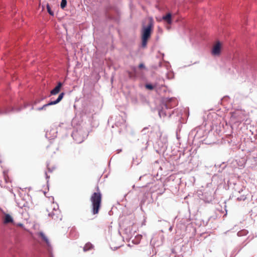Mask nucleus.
Returning <instances> with one entry per match:
<instances>
[{
	"label": "nucleus",
	"instance_id": "f8f14e48",
	"mask_svg": "<svg viewBox=\"0 0 257 257\" xmlns=\"http://www.w3.org/2000/svg\"><path fill=\"white\" fill-rule=\"evenodd\" d=\"M47 9L48 12L49 13V14L50 15H51V16H53L54 15V13L51 11L50 7L49 5V4L47 5Z\"/></svg>",
	"mask_w": 257,
	"mask_h": 257
},
{
	"label": "nucleus",
	"instance_id": "9d476101",
	"mask_svg": "<svg viewBox=\"0 0 257 257\" xmlns=\"http://www.w3.org/2000/svg\"><path fill=\"white\" fill-rule=\"evenodd\" d=\"M92 248H93L92 244L90 242H88V243H86L85 245H84V246L83 247V250L84 251H88V250L92 249Z\"/></svg>",
	"mask_w": 257,
	"mask_h": 257
},
{
	"label": "nucleus",
	"instance_id": "1a4fd4ad",
	"mask_svg": "<svg viewBox=\"0 0 257 257\" xmlns=\"http://www.w3.org/2000/svg\"><path fill=\"white\" fill-rule=\"evenodd\" d=\"M40 236L41 237L42 239L47 243V245H50V242L49 241V239H48L47 237L45 235L44 233L43 232L40 233Z\"/></svg>",
	"mask_w": 257,
	"mask_h": 257
},
{
	"label": "nucleus",
	"instance_id": "f3484780",
	"mask_svg": "<svg viewBox=\"0 0 257 257\" xmlns=\"http://www.w3.org/2000/svg\"><path fill=\"white\" fill-rule=\"evenodd\" d=\"M45 174L46 175V179H49V176H48L47 173L46 172L45 173Z\"/></svg>",
	"mask_w": 257,
	"mask_h": 257
},
{
	"label": "nucleus",
	"instance_id": "39448f33",
	"mask_svg": "<svg viewBox=\"0 0 257 257\" xmlns=\"http://www.w3.org/2000/svg\"><path fill=\"white\" fill-rule=\"evenodd\" d=\"M64 94H65V93L64 92L61 93L56 100L51 101V102H49L48 103L44 105L42 107L39 108L38 109V110H42L43 109H44L45 107H46L47 106L57 104L62 99V98H63V97L64 96Z\"/></svg>",
	"mask_w": 257,
	"mask_h": 257
},
{
	"label": "nucleus",
	"instance_id": "aec40b11",
	"mask_svg": "<svg viewBox=\"0 0 257 257\" xmlns=\"http://www.w3.org/2000/svg\"><path fill=\"white\" fill-rule=\"evenodd\" d=\"M87 112H86V110H85V114H86Z\"/></svg>",
	"mask_w": 257,
	"mask_h": 257
},
{
	"label": "nucleus",
	"instance_id": "f03ea898",
	"mask_svg": "<svg viewBox=\"0 0 257 257\" xmlns=\"http://www.w3.org/2000/svg\"><path fill=\"white\" fill-rule=\"evenodd\" d=\"M154 28L153 20L152 18L149 19V22L147 26H144L142 30V45L143 48L147 46L148 40L150 39Z\"/></svg>",
	"mask_w": 257,
	"mask_h": 257
},
{
	"label": "nucleus",
	"instance_id": "6e6552de",
	"mask_svg": "<svg viewBox=\"0 0 257 257\" xmlns=\"http://www.w3.org/2000/svg\"><path fill=\"white\" fill-rule=\"evenodd\" d=\"M13 222V219L12 217V216L8 214H6L4 218V223L5 224H8L9 223H12Z\"/></svg>",
	"mask_w": 257,
	"mask_h": 257
},
{
	"label": "nucleus",
	"instance_id": "0eeeda50",
	"mask_svg": "<svg viewBox=\"0 0 257 257\" xmlns=\"http://www.w3.org/2000/svg\"><path fill=\"white\" fill-rule=\"evenodd\" d=\"M162 19L168 24L172 23V15L170 13H168L166 16H163Z\"/></svg>",
	"mask_w": 257,
	"mask_h": 257
},
{
	"label": "nucleus",
	"instance_id": "20e7f679",
	"mask_svg": "<svg viewBox=\"0 0 257 257\" xmlns=\"http://www.w3.org/2000/svg\"><path fill=\"white\" fill-rule=\"evenodd\" d=\"M221 44L219 42H217L213 47L211 54L215 56H218L221 53Z\"/></svg>",
	"mask_w": 257,
	"mask_h": 257
},
{
	"label": "nucleus",
	"instance_id": "2eb2a0df",
	"mask_svg": "<svg viewBox=\"0 0 257 257\" xmlns=\"http://www.w3.org/2000/svg\"><path fill=\"white\" fill-rule=\"evenodd\" d=\"M128 76L130 78H132L134 77H135V75H134L132 72H128Z\"/></svg>",
	"mask_w": 257,
	"mask_h": 257
},
{
	"label": "nucleus",
	"instance_id": "7ed1b4c3",
	"mask_svg": "<svg viewBox=\"0 0 257 257\" xmlns=\"http://www.w3.org/2000/svg\"><path fill=\"white\" fill-rule=\"evenodd\" d=\"M245 116L244 111L241 110H237L232 112L231 117L238 121H240Z\"/></svg>",
	"mask_w": 257,
	"mask_h": 257
},
{
	"label": "nucleus",
	"instance_id": "dca6fc26",
	"mask_svg": "<svg viewBox=\"0 0 257 257\" xmlns=\"http://www.w3.org/2000/svg\"><path fill=\"white\" fill-rule=\"evenodd\" d=\"M246 232V231H242L238 232L237 234H238V235L240 236L242 234V232Z\"/></svg>",
	"mask_w": 257,
	"mask_h": 257
},
{
	"label": "nucleus",
	"instance_id": "4468645a",
	"mask_svg": "<svg viewBox=\"0 0 257 257\" xmlns=\"http://www.w3.org/2000/svg\"><path fill=\"white\" fill-rule=\"evenodd\" d=\"M139 68L140 69L145 68V65L143 63H141L139 65Z\"/></svg>",
	"mask_w": 257,
	"mask_h": 257
},
{
	"label": "nucleus",
	"instance_id": "423d86ee",
	"mask_svg": "<svg viewBox=\"0 0 257 257\" xmlns=\"http://www.w3.org/2000/svg\"><path fill=\"white\" fill-rule=\"evenodd\" d=\"M62 86V83L60 82H58L57 85L50 91L51 95H56L58 94Z\"/></svg>",
	"mask_w": 257,
	"mask_h": 257
},
{
	"label": "nucleus",
	"instance_id": "a211bd4d",
	"mask_svg": "<svg viewBox=\"0 0 257 257\" xmlns=\"http://www.w3.org/2000/svg\"><path fill=\"white\" fill-rule=\"evenodd\" d=\"M133 70L135 72H136V68L134 67L133 68Z\"/></svg>",
	"mask_w": 257,
	"mask_h": 257
},
{
	"label": "nucleus",
	"instance_id": "ddd939ff",
	"mask_svg": "<svg viewBox=\"0 0 257 257\" xmlns=\"http://www.w3.org/2000/svg\"><path fill=\"white\" fill-rule=\"evenodd\" d=\"M146 87L150 90H152L154 88V87L152 85L148 84L146 85Z\"/></svg>",
	"mask_w": 257,
	"mask_h": 257
},
{
	"label": "nucleus",
	"instance_id": "f257e3e1",
	"mask_svg": "<svg viewBox=\"0 0 257 257\" xmlns=\"http://www.w3.org/2000/svg\"><path fill=\"white\" fill-rule=\"evenodd\" d=\"M90 200L91 202L92 214L94 215L98 214L101 208L102 202V194L98 186L96 192L92 194Z\"/></svg>",
	"mask_w": 257,
	"mask_h": 257
},
{
	"label": "nucleus",
	"instance_id": "6ab92c4d",
	"mask_svg": "<svg viewBox=\"0 0 257 257\" xmlns=\"http://www.w3.org/2000/svg\"><path fill=\"white\" fill-rule=\"evenodd\" d=\"M48 170L50 172H52V170H50L49 168H48Z\"/></svg>",
	"mask_w": 257,
	"mask_h": 257
},
{
	"label": "nucleus",
	"instance_id": "9b49d317",
	"mask_svg": "<svg viewBox=\"0 0 257 257\" xmlns=\"http://www.w3.org/2000/svg\"><path fill=\"white\" fill-rule=\"evenodd\" d=\"M66 5H67V1L66 0H62L61 5H60L61 8L63 9H64L66 7Z\"/></svg>",
	"mask_w": 257,
	"mask_h": 257
}]
</instances>
